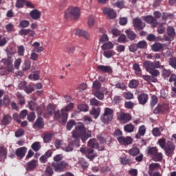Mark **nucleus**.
I'll return each mask as SVG.
<instances>
[{
	"mask_svg": "<svg viewBox=\"0 0 176 176\" xmlns=\"http://www.w3.org/2000/svg\"><path fill=\"white\" fill-rule=\"evenodd\" d=\"M74 103H69L65 108L60 110H57L54 113V118L56 119L60 123V124H65L67 123V120H68V113L72 109H74Z\"/></svg>",
	"mask_w": 176,
	"mask_h": 176,
	"instance_id": "f257e3e1",
	"label": "nucleus"
},
{
	"mask_svg": "<svg viewBox=\"0 0 176 176\" xmlns=\"http://www.w3.org/2000/svg\"><path fill=\"white\" fill-rule=\"evenodd\" d=\"M147 156L152 157L153 162H162L163 160V154L159 153V149L156 146H148L146 150Z\"/></svg>",
	"mask_w": 176,
	"mask_h": 176,
	"instance_id": "f03ea898",
	"label": "nucleus"
},
{
	"mask_svg": "<svg viewBox=\"0 0 176 176\" xmlns=\"http://www.w3.org/2000/svg\"><path fill=\"white\" fill-rule=\"evenodd\" d=\"M113 135L115 138L117 139L120 145H124V146H129L133 144V138L130 136L124 137L122 133H114Z\"/></svg>",
	"mask_w": 176,
	"mask_h": 176,
	"instance_id": "7ed1b4c3",
	"label": "nucleus"
},
{
	"mask_svg": "<svg viewBox=\"0 0 176 176\" xmlns=\"http://www.w3.org/2000/svg\"><path fill=\"white\" fill-rule=\"evenodd\" d=\"M74 17V20L80 17V10L78 7H69L65 11V19Z\"/></svg>",
	"mask_w": 176,
	"mask_h": 176,
	"instance_id": "20e7f679",
	"label": "nucleus"
},
{
	"mask_svg": "<svg viewBox=\"0 0 176 176\" xmlns=\"http://www.w3.org/2000/svg\"><path fill=\"white\" fill-rule=\"evenodd\" d=\"M113 119V109L107 107L104 109L103 116L101 118V122L108 124Z\"/></svg>",
	"mask_w": 176,
	"mask_h": 176,
	"instance_id": "39448f33",
	"label": "nucleus"
},
{
	"mask_svg": "<svg viewBox=\"0 0 176 176\" xmlns=\"http://www.w3.org/2000/svg\"><path fill=\"white\" fill-rule=\"evenodd\" d=\"M170 111V107H168V103H162L158 104L157 107L153 110V113L155 115H159V113H162L164 115Z\"/></svg>",
	"mask_w": 176,
	"mask_h": 176,
	"instance_id": "423d86ee",
	"label": "nucleus"
},
{
	"mask_svg": "<svg viewBox=\"0 0 176 176\" xmlns=\"http://www.w3.org/2000/svg\"><path fill=\"white\" fill-rule=\"evenodd\" d=\"M52 167H53L56 173H63L67 167H68V162L65 161H60V162H52Z\"/></svg>",
	"mask_w": 176,
	"mask_h": 176,
	"instance_id": "0eeeda50",
	"label": "nucleus"
},
{
	"mask_svg": "<svg viewBox=\"0 0 176 176\" xmlns=\"http://www.w3.org/2000/svg\"><path fill=\"white\" fill-rule=\"evenodd\" d=\"M116 116L120 123H129L131 120V115L129 113L118 112Z\"/></svg>",
	"mask_w": 176,
	"mask_h": 176,
	"instance_id": "6e6552de",
	"label": "nucleus"
},
{
	"mask_svg": "<svg viewBox=\"0 0 176 176\" xmlns=\"http://www.w3.org/2000/svg\"><path fill=\"white\" fill-rule=\"evenodd\" d=\"M87 146L92 149H97L98 151H104L105 149V146L100 145L97 141V139L92 138L88 141Z\"/></svg>",
	"mask_w": 176,
	"mask_h": 176,
	"instance_id": "1a4fd4ad",
	"label": "nucleus"
},
{
	"mask_svg": "<svg viewBox=\"0 0 176 176\" xmlns=\"http://www.w3.org/2000/svg\"><path fill=\"white\" fill-rule=\"evenodd\" d=\"M80 152L81 153L85 154L86 158L89 159V160H94L96 157V154H94V149L90 148H80Z\"/></svg>",
	"mask_w": 176,
	"mask_h": 176,
	"instance_id": "9d476101",
	"label": "nucleus"
},
{
	"mask_svg": "<svg viewBox=\"0 0 176 176\" xmlns=\"http://www.w3.org/2000/svg\"><path fill=\"white\" fill-rule=\"evenodd\" d=\"M133 25L138 31H142L146 26L145 22H142V20L140 18H135L133 20Z\"/></svg>",
	"mask_w": 176,
	"mask_h": 176,
	"instance_id": "9b49d317",
	"label": "nucleus"
},
{
	"mask_svg": "<svg viewBox=\"0 0 176 176\" xmlns=\"http://www.w3.org/2000/svg\"><path fill=\"white\" fill-rule=\"evenodd\" d=\"M12 63V58H4L1 61V64L4 65V67L6 68L8 72H13V71H14V69L13 68V64Z\"/></svg>",
	"mask_w": 176,
	"mask_h": 176,
	"instance_id": "f8f14e48",
	"label": "nucleus"
},
{
	"mask_svg": "<svg viewBox=\"0 0 176 176\" xmlns=\"http://www.w3.org/2000/svg\"><path fill=\"white\" fill-rule=\"evenodd\" d=\"M166 156H171L175 151V146L173 142L168 141L166 142L165 148H164Z\"/></svg>",
	"mask_w": 176,
	"mask_h": 176,
	"instance_id": "ddd939ff",
	"label": "nucleus"
},
{
	"mask_svg": "<svg viewBox=\"0 0 176 176\" xmlns=\"http://www.w3.org/2000/svg\"><path fill=\"white\" fill-rule=\"evenodd\" d=\"M79 136H78V133H73L72 138L68 139V142L70 145H74L76 146V148H79L80 146V140Z\"/></svg>",
	"mask_w": 176,
	"mask_h": 176,
	"instance_id": "4468645a",
	"label": "nucleus"
},
{
	"mask_svg": "<svg viewBox=\"0 0 176 176\" xmlns=\"http://www.w3.org/2000/svg\"><path fill=\"white\" fill-rule=\"evenodd\" d=\"M142 20H144V21H146L147 24H151L152 27H153L154 28L155 27L157 26V20L152 15L144 16L142 17Z\"/></svg>",
	"mask_w": 176,
	"mask_h": 176,
	"instance_id": "2eb2a0df",
	"label": "nucleus"
},
{
	"mask_svg": "<svg viewBox=\"0 0 176 176\" xmlns=\"http://www.w3.org/2000/svg\"><path fill=\"white\" fill-rule=\"evenodd\" d=\"M149 100V96L146 93H141L138 96V101L140 105H146Z\"/></svg>",
	"mask_w": 176,
	"mask_h": 176,
	"instance_id": "dca6fc26",
	"label": "nucleus"
},
{
	"mask_svg": "<svg viewBox=\"0 0 176 176\" xmlns=\"http://www.w3.org/2000/svg\"><path fill=\"white\" fill-rule=\"evenodd\" d=\"M97 70L99 72H103L104 74H109V75H111L112 72H113V70L112 69V67L109 65H100L97 66Z\"/></svg>",
	"mask_w": 176,
	"mask_h": 176,
	"instance_id": "f3484780",
	"label": "nucleus"
},
{
	"mask_svg": "<svg viewBox=\"0 0 176 176\" xmlns=\"http://www.w3.org/2000/svg\"><path fill=\"white\" fill-rule=\"evenodd\" d=\"M45 127V121L42 117H38L33 124V129H39L40 130Z\"/></svg>",
	"mask_w": 176,
	"mask_h": 176,
	"instance_id": "a211bd4d",
	"label": "nucleus"
},
{
	"mask_svg": "<svg viewBox=\"0 0 176 176\" xmlns=\"http://www.w3.org/2000/svg\"><path fill=\"white\" fill-rule=\"evenodd\" d=\"M38 166V160H32L26 164V169L28 171H32V170H35Z\"/></svg>",
	"mask_w": 176,
	"mask_h": 176,
	"instance_id": "6ab92c4d",
	"label": "nucleus"
},
{
	"mask_svg": "<svg viewBox=\"0 0 176 176\" xmlns=\"http://www.w3.org/2000/svg\"><path fill=\"white\" fill-rule=\"evenodd\" d=\"M104 14L108 16L109 19H116V12L111 8H104L103 9Z\"/></svg>",
	"mask_w": 176,
	"mask_h": 176,
	"instance_id": "aec40b11",
	"label": "nucleus"
},
{
	"mask_svg": "<svg viewBox=\"0 0 176 176\" xmlns=\"http://www.w3.org/2000/svg\"><path fill=\"white\" fill-rule=\"evenodd\" d=\"M102 91L97 90V91H94L93 94H94V96H95V97H96V98L102 101L104 98V93H105V94H108V91H107V89L103 88Z\"/></svg>",
	"mask_w": 176,
	"mask_h": 176,
	"instance_id": "412c9836",
	"label": "nucleus"
},
{
	"mask_svg": "<svg viewBox=\"0 0 176 176\" xmlns=\"http://www.w3.org/2000/svg\"><path fill=\"white\" fill-rule=\"evenodd\" d=\"M75 130L76 131H73L72 133H87V129L82 122L76 124Z\"/></svg>",
	"mask_w": 176,
	"mask_h": 176,
	"instance_id": "4be33fe9",
	"label": "nucleus"
},
{
	"mask_svg": "<svg viewBox=\"0 0 176 176\" xmlns=\"http://www.w3.org/2000/svg\"><path fill=\"white\" fill-rule=\"evenodd\" d=\"M25 153H27V147H20L15 151L16 156L20 159H23L25 156Z\"/></svg>",
	"mask_w": 176,
	"mask_h": 176,
	"instance_id": "5701e85b",
	"label": "nucleus"
},
{
	"mask_svg": "<svg viewBox=\"0 0 176 176\" xmlns=\"http://www.w3.org/2000/svg\"><path fill=\"white\" fill-rule=\"evenodd\" d=\"M30 16L33 20H38L42 16V12L37 9H34L30 11Z\"/></svg>",
	"mask_w": 176,
	"mask_h": 176,
	"instance_id": "b1692460",
	"label": "nucleus"
},
{
	"mask_svg": "<svg viewBox=\"0 0 176 176\" xmlns=\"http://www.w3.org/2000/svg\"><path fill=\"white\" fill-rule=\"evenodd\" d=\"M89 113L94 119H98V116H100V113H101V109H100V107H93L90 110Z\"/></svg>",
	"mask_w": 176,
	"mask_h": 176,
	"instance_id": "393cba45",
	"label": "nucleus"
},
{
	"mask_svg": "<svg viewBox=\"0 0 176 176\" xmlns=\"http://www.w3.org/2000/svg\"><path fill=\"white\" fill-rule=\"evenodd\" d=\"M125 34H126L128 39L130 41H135V39L137 38V34H135L134 31L131 30V29L126 30Z\"/></svg>",
	"mask_w": 176,
	"mask_h": 176,
	"instance_id": "a878e982",
	"label": "nucleus"
},
{
	"mask_svg": "<svg viewBox=\"0 0 176 176\" xmlns=\"http://www.w3.org/2000/svg\"><path fill=\"white\" fill-rule=\"evenodd\" d=\"M77 134L78 137L80 138V140H81L82 142L87 141V140L91 137V133H77Z\"/></svg>",
	"mask_w": 176,
	"mask_h": 176,
	"instance_id": "bb28decb",
	"label": "nucleus"
},
{
	"mask_svg": "<svg viewBox=\"0 0 176 176\" xmlns=\"http://www.w3.org/2000/svg\"><path fill=\"white\" fill-rule=\"evenodd\" d=\"M163 47H164V45L160 43H155L151 45L153 52H160V50H163Z\"/></svg>",
	"mask_w": 176,
	"mask_h": 176,
	"instance_id": "cd10ccee",
	"label": "nucleus"
},
{
	"mask_svg": "<svg viewBox=\"0 0 176 176\" xmlns=\"http://www.w3.org/2000/svg\"><path fill=\"white\" fill-rule=\"evenodd\" d=\"M143 65L146 68V71H147V72L152 71V69H155V67L153 66V62H151L150 60L145 61L143 63Z\"/></svg>",
	"mask_w": 176,
	"mask_h": 176,
	"instance_id": "c85d7f7f",
	"label": "nucleus"
},
{
	"mask_svg": "<svg viewBox=\"0 0 176 176\" xmlns=\"http://www.w3.org/2000/svg\"><path fill=\"white\" fill-rule=\"evenodd\" d=\"M149 171L148 173H155V171H157L159 168H160V164L159 163H151L149 166Z\"/></svg>",
	"mask_w": 176,
	"mask_h": 176,
	"instance_id": "c756f323",
	"label": "nucleus"
},
{
	"mask_svg": "<svg viewBox=\"0 0 176 176\" xmlns=\"http://www.w3.org/2000/svg\"><path fill=\"white\" fill-rule=\"evenodd\" d=\"M133 68L135 71L136 76H139V78H141L142 76V71L141 70V67H140V65H138V63H135L133 66Z\"/></svg>",
	"mask_w": 176,
	"mask_h": 176,
	"instance_id": "7c9ffc66",
	"label": "nucleus"
},
{
	"mask_svg": "<svg viewBox=\"0 0 176 176\" xmlns=\"http://www.w3.org/2000/svg\"><path fill=\"white\" fill-rule=\"evenodd\" d=\"M76 35H79V36H84V38H86V39H89L90 38V35L89 33H87V32L80 29H77L76 30Z\"/></svg>",
	"mask_w": 176,
	"mask_h": 176,
	"instance_id": "2f4dec72",
	"label": "nucleus"
},
{
	"mask_svg": "<svg viewBox=\"0 0 176 176\" xmlns=\"http://www.w3.org/2000/svg\"><path fill=\"white\" fill-rule=\"evenodd\" d=\"M8 154V150L5 146L0 145V159H6V155Z\"/></svg>",
	"mask_w": 176,
	"mask_h": 176,
	"instance_id": "473e14b6",
	"label": "nucleus"
},
{
	"mask_svg": "<svg viewBox=\"0 0 176 176\" xmlns=\"http://www.w3.org/2000/svg\"><path fill=\"white\" fill-rule=\"evenodd\" d=\"M138 86H140L138 80L133 79L129 81V87H130V89H137Z\"/></svg>",
	"mask_w": 176,
	"mask_h": 176,
	"instance_id": "72a5a7b5",
	"label": "nucleus"
},
{
	"mask_svg": "<svg viewBox=\"0 0 176 176\" xmlns=\"http://www.w3.org/2000/svg\"><path fill=\"white\" fill-rule=\"evenodd\" d=\"M157 102H159V99L157 98V96H156V95H153L150 101L151 108H155V106L157 104Z\"/></svg>",
	"mask_w": 176,
	"mask_h": 176,
	"instance_id": "f704fd0d",
	"label": "nucleus"
},
{
	"mask_svg": "<svg viewBox=\"0 0 176 176\" xmlns=\"http://www.w3.org/2000/svg\"><path fill=\"white\" fill-rule=\"evenodd\" d=\"M47 115H49L50 116H52L53 113L54 115V113H56V108L54 107V106H53V104H48L47 107Z\"/></svg>",
	"mask_w": 176,
	"mask_h": 176,
	"instance_id": "c9c22d12",
	"label": "nucleus"
},
{
	"mask_svg": "<svg viewBox=\"0 0 176 176\" xmlns=\"http://www.w3.org/2000/svg\"><path fill=\"white\" fill-rule=\"evenodd\" d=\"M16 98L18 100V102L19 105H25V99H24V96L20 94V92H18L16 94Z\"/></svg>",
	"mask_w": 176,
	"mask_h": 176,
	"instance_id": "e433bc0d",
	"label": "nucleus"
},
{
	"mask_svg": "<svg viewBox=\"0 0 176 176\" xmlns=\"http://www.w3.org/2000/svg\"><path fill=\"white\" fill-rule=\"evenodd\" d=\"M12 122V117L9 115H6L3 116L1 122L4 126H6V124H9Z\"/></svg>",
	"mask_w": 176,
	"mask_h": 176,
	"instance_id": "4c0bfd02",
	"label": "nucleus"
},
{
	"mask_svg": "<svg viewBox=\"0 0 176 176\" xmlns=\"http://www.w3.org/2000/svg\"><path fill=\"white\" fill-rule=\"evenodd\" d=\"M128 153L131 156H137V155L140 153V148L138 147H133L129 151Z\"/></svg>",
	"mask_w": 176,
	"mask_h": 176,
	"instance_id": "58836bf2",
	"label": "nucleus"
},
{
	"mask_svg": "<svg viewBox=\"0 0 176 176\" xmlns=\"http://www.w3.org/2000/svg\"><path fill=\"white\" fill-rule=\"evenodd\" d=\"M102 50H108L109 49H113V43L112 42H107L101 46Z\"/></svg>",
	"mask_w": 176,
	"mask_h": 176,
	"instance_id": "ea45409f",
	"label": "nucleus"
},
{
	"mask_svg": "<svg viewBox=\"0 0 176 176\" xmlns=\"http://www.w3.org/2000/svg\"><path fill=\"white\" fill-rule=\"evenodd\" d=\"M124 130L126 133H133L134 131V125L133 124H128L124 126Z\"/></svg>",
	"mask_w": 176,
	"mask_h": 176,
	"instance_id": "a19ab883",
	"label": "nucleus"
},
{
	"mask_svg": "<svg viewBox=\"0 0 176 176\" xmlns=\"http://www.w3.org/2000/svg\"><path fill=\"white\" fill-rule=\"evenodd\" d=\"M54 171H53V168L52 166H47L45 170V176H53Z\"/></svg>",
	"mask_w": 176,
	"mask_h": 176,
	"instance_id": "79ce46f5",
	"label": "nucleus"
},
{
	"mask_svg": "<svg viewBox=\"0 0 176 176\" xmlns=\"http://www.w3.org/2000/svg\"><path fill=\"white\" fill-rule=\"evenodd\" d=\"M103 56L107 58H111L113 56H115V52L113 50H107L104 51L103 53Z\"/></svg>",
	"mask_w": 176,
	"mask_h": 176,
	"instance_id": "37998d69",
	"label": "nucleus"
},
{
	"mask_svg": "<svg viewBox=\"0 0 176 176\" xmlns=\"http://www.w3.org/2000/svg\"><path fill=\"white\" fill-rule=\"evenodd\" d=\"M138 49H146L148 44L145 41H140L137 43Z\"/></svg>",
	"mask_w": 176,
	"mask_h": 176,
	"instance_id": "c03bdc74",
	"label": "nucleus"
},
{
	"mask_svg": "<svg viewBox=\"0 0 176 176\" xmlns=\"http://www.w3.org/2000/svg\"><path fill=\"white\" fill-rule=\"evenodd\" d=\"M30 68H31V61H30L29 60H25V63L22 66V69L23 71H28V69H30Z\"/></svg>",
	"mask_w": 176,
	"mask_h": 176,
	"instance_id": "a18cd8bd",
	"label": "nucleus"
},
{
	"mask_svg": "<svg viewBox=\"0 0 176 176\" xmlns=\"http://www.w3.org/2000/svg\"><path fill=\"white\" fill-rule=\"evenodd\" d=\"M52 137L53 134L49 133H45L43 138L44 142H45L46 144L50 142V140H52Z\"/></svg>",
	"mask_w": 176,
	"mask_h": 176,
	"instance_id": "49530a36",
	"label": "nucleus"
},
{
	"mask_svg": "<svg viewBox=\"0 0 176 176\" xmlns=\"http://www.w3.org/2000/svg\"><path fill=\"white\" fill-rule=\"evenodd\" d=\"M32 149L34 151V152H38L39 149H41V142H35L32 144Z\"/></svg>",
	"mask_w": 176,
	"mask_h": 176,
	"instance_id": "de8ad7c7",
	"label": "nucleus"
},
{
	"mask_svg": "<svg viewBox=\"0 0 176 176\" xmlns=\"http://www.w3.org/2000/svg\"><path fill=\"white\" fill-rule=\"evenodd\" d=\"M78 109L81 112H87L89 111V106H87V104H81L78 106Z\"/></svg>",
	"mask_w": 176,
	"mask_h": 176,
	"instance_id": "09e8293b",
	"label": "nucleus"
},
{
	"mask_svg": "<svg viewBox=\"0 0 176 176\" xmlns=\"http://www.w3.org/2000/svg\"><path fill=\"white\" fill-rule=\"evenodd\" d=\"M28 107L29 109H31V111H35V109H36V107H38V104L34 102V100H31L28 103Z\"/></svg>",
	"mask_w": 176,
	"mask_h": 176,
	"instance_id": "8fccbe9b",
	"label": "nucleus"
},
{
	"mask_svg": "<svg viewBox=\"0 0 176 176\" xmlns=\"http://www.w3.org/2000/svg\"><path fill=\"white\" fill-rule=\"evenodd\" d=\"M167 34L170 36H175V30L173 26H168L167 28Z\"/></svg>",
	"mask_w": 176,
	"mask_h": 176,
	"instance_id": "3c124183",
	"label": "nucleus"
},
{
	"mask_svg": "<svg viewBox=\"0 0 176 176\" xmlns=\"http://www.w3.org/2000/svg\"><path fill=\"white\" fill-rule=\"evenodd\" d=\"M92 87L94 89V90H100V89H101V82H100V81L96 80L94 82H93V85Z\"/></svg>",
	"mask_w": 176,
	"mask_h": 176,
	"instance_id": "603ef678",
	"label": "nucleus"
},
{
	"mask_svg": "<svg viewBox=\"0 0 176 176\" xmlns=\"http://www.w3.org/2000/svg\"><path fill=\"white\" fill-rule=\"evenodd\" d=\"M36 118L34 112H30L28 114L27 119L28 122H34Z\"/></svg>",
	"mask_w": 176,
	"mask_h": 176,
	"instance_id": "864d4df0",
	"label": "nucleus"
},
{
	"mask_svg": "<svg viewBox=\"0 0 176 176\" xmlns=\"http://www.w3.org/2000/svg\"><path fill=\"white\" fill-rule=\"evenodd\" d=\"M74 126H76V122H75V120H71L67 124V129L69 131L72 129V127H74Z\"/></svg>",
	"mask_w": 176,
	"mask_h": 176,
	"instance_id": "5fc2aeb1",
	"label": "nucleus"
},
{
	"mask_svg": "<svg viewBox=\"0 0 176 176\" xmlns=\"http://www.w3.org/2000/svg\"><path fill=\"white\" fill-rule=\"evenodd\" d=\"M25 0H17L16 3V7L19 9H21V8H24V5H25Z\"/></svg>",
	"mask_w": 176,
	"mask_h": 176,
	"instance_id": "6e6d98bb",
	"label": "nucleus"
},
{
	"mask_svg": "<svg viewBox=\"0 0 176 176\" xmlns=\"http://www.w3.org/2000/svg\"><path fill=\"white\" fill-rule=\"evenodd\" d=\"M63 158L64 157L61 154H58L53 158L54 163H60V162H61Z\"/></svg>",
	"mask_w": 176,
	"mask_h": 176,
	"instance_id": "4d7b16f0",
	"label": "nucleus"
},
{
	"mask_svg": "<svg viewBox=\"0 0 176 176\" xmlns=\"http://www.w3.org/2000/svg\"><path fill=\"white\" fill-rule=\"evenodd\" d=\"M129 50L131 52V53H135V52H137L138 50V47L137 44L135 43H132L131 45L129 47Z\"/></svg>",
	"mask_w": 176,
	"mask_h": 176,
	"instance_id": "13d9d810",
	"label": "nucleus"
},
{
	"mask_svg": "<svg viewBox=\"0 0 176 176\" xmlns=\"http://www.w3.org/2000/svg\"><path fill=\"white\" fill-rule=\"evenodd\" d=\"M19 25L21 28H27V27L30 26V21L27 20L21 21L19 23Z\"/></svg>",
	"mask_w": 176,
	"mask_h": 176,
	"instance_id": "bf43d9fd",
	"label": "nucleus"
},
{
	"mask_svg": "<svg viewBox=\"0 0 176 176\" xmlns=\"http://www.w3.org/2000/svg\"><path fill=\"white\" fill-rule=\"evenodd\" d=\"M124 98L125 100H133L134 98V94L130 91L125 92L124 93Z\"/></svg>",
	"mask_w": 176,
	"mask_h": 176,
	"instance_id": "052dcab7",
	"label": "nucleus"
},
{
	"mask_svg": "<svg viewBox=\"0 0 176 176\" xmlns=\"http://www.w3.org/2000/svg\"><path fill=\"white\" fill-rule=\"evenodd\" d=\"M120 162L121 164H123L124 166H125L126 164H130V162H131V160H130V159L127 157H120Z\"/></svg>",
	"mask_w": 176,
	"mask_h": 176,
	"instance_id": "680f3d73",
	"label": "nucleus"
},
{
	"mask_svg": "<svg viewBox=\"0 0 176 176\" xmlns=\"http://www.w3.org/2000/svg\"><path fill=\"white\" fill-rule=\"evenodd\" d=\"M158 144L162 149H164L166 148V145H167V143H166V139H160L158 140Z\"/></svg>",
	"mask_w": 176,
	"mask_h": 176,
	"instance_id": "e2e57ef3",
	"label": "nucleus"
},
{
	"mask_svg": "<svg viewBox=\"0 0 176 176\" xmlns=\"http://www.w3.org/2000/svg\"><path fill=\"white\" fill-rule=\"evenodd\" d=\"M25 50L24 48V45H20L18 47V55L19 56H24V52Z\"/></svg>",
	"mask_w": 176,
	"mask_h": 176,
	"instance_id": "0e129e2a",
	"label": "nucleus"
},
{
	"mask_svg": "<svg viewBox=\"0 0 176 176\" xmlns=\"http://www.w3.org/2000/svg\"><path fill=\"white\" fill-rule=\"evenodd\" d=\"M88 25L89 28H93V25H94V16H90L88 18Z\"/></svg>",
	"mask_w": 176,
	"mask_h": 176,
	"instance_id": "69168bd1",
	"label": "nucleus"
},
{
	"mask_svg": "<svg viewBox=\"0 0 176 176\" xmlns=\"http://www.w3.org/2000/svg\"><path fill=\"white\" fill-rule=\"evenodd\" d=\"M31 32V29H21L19 32V35H28Z\"/></svg>",
	"mask_w": 176,
	"mask_h": 176,
	"instance_id": "338daca9",
	"label": "nucleus"
},
{
	"mask_svg": "<svg viewBox=\"0 0 176 176\" xmlns=\"http://www.w3.org/2000/svg\"><path fill=\"white\" fill-rule=\"evenodd\" d=\"M169 65L173 68H176V57L170 58L169 59Z\"/></svg>",
	"mask_w": 176,
	"mask_h": 176,
	"instance_id": "774afa93",
	"label": "nucleus"
}]
</instances>
